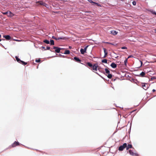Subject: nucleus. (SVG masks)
I'll list each match as a JSON object with an SVG mask.
<instances>
[{
  "mask_svg": "<svg viewBox=\"0 0 156 156\" xmlns=\"http://www.w3.org/2000/svg\"><path fill=\"white\" fill-rule=\"evenodd\" d=\"M19 145V143L16 141H15L12 144V145L9 146V148H11L12 147H14L16 146H18Z\"/></svg>",
  "mask_w": 156,
  "mask_h": 156,
  "instance_id": "3",
  "label": "nucleus"
},
{
  "mask_svg": "<svg viewBox=\"0 0 156 156\" xmlns=\"http://www.w3.org/2000/svg\"><path fill=\"white\" fill-rule=\"evenodd\" d=\"M15 58L17 62H19L20 63H21V61L20 58H19L17 56H16L15 57Z\"/></svg>",
  "mask_w": 156,
  "mask_h": 156,
  "instance_id": "16",
  "label": "nucleus"
},
{
  "mask_svg": "<svg viewBox=\"0 0 156 156\" xmlns=\"http://www.w3.org/2000/svg\"><path fill=\"white\" fill-rule=\"evenodd\" d=\"M152 13L153 14H154L156 15V12H152Z\"/></svg>",
  "mask_w": 156,
  "mask_h": 156,
  "instance_id": "34",
  "label": "nucleus"
},
{
  "mask_svg": "<svg viewBox=\"0 0 156 156\" xmlns=\"http://www.w3.org/2000/svg\"><path fill=\"white\" fill-rule=\"evenodd\" d=\"M50 47H47V49L49 50L50 49Z\"/></svg>",
  "mask_w": 156,
  "mask_h": 156,
  "instance_id": "35",
  "label": "nucleus"
},
{
  "mask_svg": "<svg viewBox=\"0 0 156 156\" xmlns=\"http://www.w3.org/2000/svg\"><path fill=\"white\" fill-rule=\"evenodd\" d=\"M140 63H141V66H140V67L141 66H142V65H143V62L142 61L140 60Z\"/></svg>",
  "mask_w": 156,
  "mask_h": 156,
  "instance_id": "32",
  "label": "nucleus"
},
{
  "mask_svg": "<svg viewBox=\"0 0 156 156\" xmlns=\"http://www.w3.org/2000/svg\"><path fill=\"white\" fill-rule=\"evenodd\" d=\"M3 37L7 40H10L11 39V37L9 35H4L3 36Z\"/></svg>",
  "mask_w": 156,
  "mask_h": 156,
  "instance_id": "8",
  "label": "nucleus"
},
{
  "mask_svg": "<svg viewBox=\"0 0 156 156\" xmlns=\"http://www.w3.org/2000/svg\"><path fill=\"white\" fill-rule=\"evenodd\" d=\"M4 14H7V15L9 16H12L13 14L10 12H6L3 13Z\"/></svg>",
  "mask_w": 156,
  "mask_h": 156,
  "instance_id": "11",
  "label": "nucleus"
},
{
  "mask_svg": "<svg viewBox=\"0 0 156 156\" xmlns=\"http://www.w3.org/2000/svg\"><path fill=\"white\" fill-rule=\"evenodd\" d=\"M127 58L125 59L124 61V63L125 66L126 65V63L127 62Z\"/></svg>",
  "mask_w": 156,
  "mask_h": 156,
  "instance_id": "26",
  "label": "nucleus"
},
{
  "mask_svg": "<svg viewBox=\"0 0 156 156\" xmlns=\"http://www.w3.org/2000/svg\"><path fill=\"white\" fill-rule=\"evenodd\" d=\"M87 64L88 66L90 67H92L93 66L92 64L89 62H87Z\"/></svg>",
  "mask_w": 156,
  "mask_h": 156,
  "instance_id": "23",
  "label": "nucleus"
},
{
  "mask_svg": "<svg viewBox=\"0 0 156 156\" xmlns=\"http://www.w3.org/2000/svg\"><path fill=\"white\" fill-rule=\"evenodd\" d=\"M89 46V45H87L85 48H84L83 49L84 50V51H86L87 50V49L88 48V47Z\"/></svg>",
  "mask_w": 156,
  "mask_h": 156,
  "instance_id": "28",
  "label": "nucleus"
},
{
  "mask_svg": "<svg viewBox=\"0 0 156 156\" xmlns=\"http://www.w3.org/2000/svg\"><path fill=\"white\" fill-rule=\"evenodd\" d=\"M145 75V72H142L140 74V76H141V77H143Z\"/></svg>",
  "mask_w": 156,
  "mask_h": 156,
  "instance_id": "17",
  "label": "nucleus"
},
{
  "mask_svg": "<svg viewBox=\"0 0 156 156\" xmlns=\"http://www.w3.org/2000/svg\"><path fill=\"white\" fill-rule=\"evenodd\" d=\"M52 38L54 39H55L56 40H59L60 39L66 40L67 39V38L66 37H65L56 38L54 36H53L52 37Z\"/></svg>",
  "mask_w": 156,
  "mask_h": 156,
  "instance_id": "5",
  "label": "nucleus"
},
{
  "mask_svg": "<svg viewBox=\"0 0 156 156\" xmlns=\"http://www.w3.org/2000/svg\"><path fill=\"white\" fill-rule=\"evenodd\" d=\"M133 57V56L132 55H130L128 57L127 59H128L129 58H132Z\"/></svg>",
  "mask_w": 156,
  "mask_h": 156,
  "instance_id": "31",
  "label": "nucleus"
},
{
  "mask_svg": "<svg viewBox=\"0 0 156 156\" xmlns=\"http://www.w3.org/2000/svg\"><path fill=\"white\" fill-rule=\"evenodd\" d=\"M53 48L55 49V52L58 53L60 52V50L61 49L60 48L56 47H54Z\"/></svg>",
  "mask_w": 156,
  "mask_h": 156,
  "instance_id": "6",
  "label": "nucleus"
},
{
  "mask_svg": "<svg viewBox=\"0 0 156 156\" xmlns=\"http://www.w3.org/2000/svg\"><path fill=\"white\" fill-rule=\"evenodd\" d=\"M105 43H106V44H112V45H113V44H112V43L108 42H105Z\"/></svg>",
  "mask_w": 156,
  "mask_h": 156,
  "instance_id": "33",
  "label": "nucleus"
},
{
  "mask_svg": "<svg viewBox=\"0 0 156 156\" xmlns=\"http://www.w3.org/2000/svg\"><path fill=\"white\" fill-rule=\"evenodd\" d=\"M105 70L106 73L107 74L106 75L108 74L107 75L109 79H111L112 77V75L111 74H110V71L107 69H105Z\"/></svg>",
  "mask_w": 156,
  "mask_h": 156,
  "instance_id": "1",
  "label": "nucleus"
},
{
  "mask_svg": "<svg viewBox=\"0 0 156 156\" xmlns=\"http://www.w3.org/2000/svg\"><path fill=\"white\" fill-rule=\"evenodd\" d=\"M121 48L122 49H127V48L126 47L124 46V47H122Z\"/></svg>",
  "mask_w": 156,
  "mask_h": 156,
  "instance_id": "30",
  "label": "nucleus"
},
{
  "mask_svg": "<svg viewBox=\"0 0 156 156\" xmlns=\"http://www.w3.org/2000/svg\"><path fill=\"white\" fill-rule=\"evenodd\" d=\"M155 32L156 33V29L155 30Z\"/></svg>",
  "mask_w": 156,
  "mask_h": 156,
  "instance_id": "41",
  "label": "nucleus"
},
{
  "mask_svg": "<svg viewBox=\"0 0 156 156\" xmlns=\"http://www.w3.org/2000/svg\"><path fill=\"white\" fill-rule=\"evenodd\" d=\"M142 87H143V88L145 90H146L147 89V87H146L145 84L144 83H143L142 85Z\"/></svg>",
  "mask_w": 156,
  "mask_h": 156,
  "instance_id": "18",
  "label": "nucleus"
},
{
  "mask_svg": "<svg viewBox=\"0 0 156 156\" xmlns=\"http://www.w3.org/2000/svg\"><path fill=\"white\" fill-rule=\"evenodd\" d=\"M74 59L76 62H79L81 61L80 60V59L78 58H77V57H74Z\"/></svg>",
  "mask_w": 156,
  "mask_h": 156,
  "instance_id": "14",
  "label": "nucleus"
},
{
  "mask_svg": "<svg viewBox=\"0 0 156 156\" xmlns=\"http://www.w3.org/2000/svg\"><path fill=\"white\" fill-rule=\"evenodd\" d=\"M21 63H22V64L23 65H25L27 64V63L25 62L24 61H22L21 62Z\"/></svg>",
  "mask_w": 156,
  "mask_h": 156,
  "instance_id": "25",
  "label": "nucleus"
},
{
  "mask_svg": "<svg viewBox=\"0 0 156 156\" xmlns=\"http://www.w3.org/2000/svg\"><path fill=\"white\" fill-rule=\"evenodd\" d=\"M37 3H39L40 5H43V6H45L46 5H47L46 4L44 3L43 2L40 1L37 2Z\"/></svg>",
  "mask_w": 156,
  "mask_h": 156,
  "instance_id": "9",
  "label": "nucleus"
},
{
  "mask_svg": "<svg viewBox=\"0 0 156 156\" xmlns=\"http://www.w3.org/2000/svg\"><path fill=\"white\" fill-rule=\"evenodd\" d=\"M127 147V144L124 143L123 145L120 146L119 148V151H122L123 150Z\"/></svg>",
  "mask_w": 156,
  "mask_h": 156,
  "instance_id": "2",
  "label": "nucleus"
},
{
  "mask_svg": "<svg viewBox=\"0 0 156 156\" xmlns=\"http://www.w3.org/2000/svg\"><path fill=\"white\" fill-rule=\"evenodd\" d=\"M129 152L131 155L133 156H137L139 155L137 153L134 152L131 150H129Z\"/></svg>",
  "mask_w": 156,
  "mask_h": 156,
  "instance_id": "4",
  "label": "nucleus"
},
{
  "mask_svg": "<svg viewBox=\"0 0 156 156\" xmlns=\"http://www.w3.org/2000/svg\"><path fill=\"white\" fill-rule=\"evenodd\" d=\"M101 62L102 63H107V60L106 59H103L102 60Z\"/></svg>",
  "mask_w": 156,
  "mask_h": 156,
  "instance_id": "22",
  "label": "nucleus"
},
{
  "mask_svg": "<svg viewBox=\"0 0 156 156\" xmlns=\"http://www.w3.org/2000/svg\"><path fill=\"white\" fill-rule=\"evenodd\" d=\"M41 61V60L40 59H36L35 60V62H40Z\"/></svg>",
  "mask_w": 156,
  "mask_h": 156,
  "instance_id": "27",
  "label": "nucleus"
},
{
  "mask_svg": "<svg viewBox=\"0 0 156 156\" xmlns=\"http://www.w3.org/2000/svg\"><path fill=\"white\" fill-rule=\"evenodd\" d=\"M69 48H71V46H69Z\"/></svg>",
  "mask_w": 156,
  "mask_h": 156,
  "instance_id": "39",
  "label": "nucleus"
},
{
  "mask_svg": "<svg viewBox=\"0 0 156 156\" xmlns=\"http://www.w3.org/2000/svg\"><path fill=\"white\" fill-rule=\"evenodd\" d=\"M41 48H43V49H45V47H43V46H42V47H41Z\"/></svg>",
  "mask_w": 156,
  "mask_h": 156,
  "instance_id": "38",
  "label": "nucleus"
},
{
  "mask_svg": "<svg viewBox=\"0 0 156 156\" xmlns=\"http://www.w3.org/2000/svg\"><path fill=\"white\" fill-rule=\"evenodd\" d=\"M43 42L47 44H49L50 43L49 41L48 40H45L43 41Z\"/></svg>",
  "mask_w": 156,
  "mask_h": 156,
  "instance_id": "21",
  "label": "nucleus"
},
{
  "mask_svg": "<svg viewBox=\"0 0 156 156\" xmlns=\"http://www.w3.org/2000/svg\"><path fill=\"white\" fill-rule=\"evenodd\" d=\"M98 67L97 64H94L92 67H93V70L95 71H97V68Z\"/></svg>",
  "mask_w": 156,
  "mask_h": 156,
  "instance_id": "7",
  "label": "nucleus"
},
{
  "mask_svg": "<svg viewBox=\"0 0 156 156\" xmlns=\"http://www.w3.org/2000/svg\"><path fill=\"white\" fill-rule=\"evenodd\" d=\"M155 91V90L154 89H153V90H152V91L153 92H154Z\"/></svg>",
  "mask_w": 156,
  "mask_h": 156,
  "instance_id": "37",
  "label": "nucleus"
},
{
  "mask_svg": "<svg viewBox=\"0 0 156 156\" xmlns=\"http://www.w3.org/2000/svg\"><path fill=\"white\" fill-rule=\"evenodd\" d=\"M118 32L115 30H112L111 31V33L113 34V35H116Z\"/></svg>",
  "mask_w": 156,
  "mask_h": 156,
  "instance_id": "15",
  "label": "nucleus"
},
{
  "mask_svg": "<svg viewBox=\"0 0 156 156\" xmlns=\"http://www.w3.org/2000/svg\"><path fill=\"white\" fill-rule=\"evenodd\" d=\"M1 37V35L0 34V37Z\"/></svg>",
  "mask_w": 156,
  "mask_h": 156,
  "instance_id": "40",
  "label": "nucleus"
},
{
  "mask_svg": "<svg viewBox=\"0 0 156 156\" xmlns=\"http://www.w3.org/2000/svg\"><path fill=\"white\" fill-rule=\"evenodd\" d=\"M103 50L105 53V55L104 58H105L108 54V51L105 48H103Z\"/></svg>",
  "mask_w": 156,
  "mask_h": 156,
  "instance_id": "10",
  "label": "nucleus"
},
{
  "mask_svg": "<svg viewBox=\"0 0 156 156\" xmlns=\"http://www.w3.org/2000/svg\"><path fill=\"white\" fill-rule=\"evenodd\" d=\"M50 44L51 45H54V42L53 40H50Z\"/></svg>",
  "mask_w": 156,
  "mask_h": 156,
  "instance_id": "24",
  "label": "nucleus"
},
{
  "mask_svg": "<svg viewBox=\"0 0 156 156\" xmlns=\"http://www.w3.org/2000/svg\"><path fill=\"white\" fill-rule=\"evenodd\" d=\"M80 51L82 54H83L85 53V52H86L85 51H84V50L83 48L81 49Z\"/></svg>",
  "mask_w": 156,
  "mask_h": 156,
  "instance_id": "19",
  "label": "nucleus"
},
{
  "mask_svg": "<svg viewBox=\"0 0 156 156\" xmlns=\"http://www.w3.org/2000/svg\"><path fill=\"white\" fill-rule=\"evenodd\" d=\"M133 148L132 147V145L131 144H128L127 145V147H126V150H128L129 148Z\"/></svg>",
  "mask_w": 156,
  "mask_h": 156,
  "instance_id": "12",
  "label": "nucleus"
},
{
  "mask_svg": "<svg viewBox=\"0 0 156 156\" xmlns=\"http://www.w3.org/2000/svg\"><path fill=\"white\" fill-rule=\"evenodd\" d=\"M132 3L134 5H136V2L135 1H134Z\"/></svg>",
  "mask_w": 156,
  "mask_h": 156,
  "instance_id": "29",
  "label": "nucleus"
},
{
  "mask_svg": "<svg viewBox=\"0 0 156 156\" xmlns=\"http://www.w3.org/2000/svg\"><path fill=\"white\" fill-rule=\"evenodd\" d=\"M69 53L70 51L69 50H66L64 52V54L66 55L69 54Z\"/></svg>",
  "mask_w": 156,
  "mask_h": 156,
  "instance_id": "20",
  "label": "nucleus"
},
{
  "mask_svg": "<svg viewBox=\"0 0 156 156\" xmlns=\"http://www.w3.org/2000/svg\"><path fill=\"white\" fill-rule=\"evenodd\" d=\"M89 2H92L91 0H87Z\"/></svg>",
  "mask_w": 156,
  "mask_h": 156,
  "instance_id": "36",
  "label": "nucleus"
},
{
  "mask_svg": "<svg viewBox=\"0 0 156 156\" xmlns=\"http://www.w3.org/2000/svg\"><path fill=\"white\" fill-rule=\"evenodd\" d=\"M111 66L113 68H115L116 67L117 65L116 64H115L114 62H112L111 63Z\"/></svg>",
  "mask_w": 156,
  "mask_h": 156,
  "instance_id": "13",
  "label": "nucleus"
},
{
  "mask_svg": "<svg viewBox=\"0 0 156 156\" xmlns=\"http://www.w3.org/2000/svg\"><path fill=\"white\" fill-rule=\"evenodd\" d=\"M1 41V40L0 39V41Z\"/></svg>",
  "mask_w": 156,
  "mask_h": 156,
  "instance_id": "42",
  "label": "nucleus"
}]
</instances>
